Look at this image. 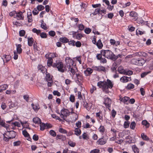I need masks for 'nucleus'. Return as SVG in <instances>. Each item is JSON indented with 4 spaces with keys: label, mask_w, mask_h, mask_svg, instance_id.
Returning a JSON list of instances; mask_svg holds the SVG:
<instances>
[{
    "label": "nucleus",
    "mask_w": 153,
    "mask_h": 153,
    "mask_svg": "<svg viewBox=\"0 0 153 153\" xmlns=\"http://www.w3.org/2000/svg\"><path fill=\"white\" fill-rule=\"evenodd\" d=\"M97 86L99 88H102L103 92L108 93L109 92L108 88H111L113 86V84L110 80L108 79L106 81H100L98 82Z\"/></svg>",
    "instance_id": "nucleus-1"
},
{
    "label": "nucleus",
    "mask_w": 153,
    "mask_h": 153,
    "mask_svg": "<svg viewBox=\"0 0 153 153\" xmlns=\"http://www.w3.org/2000/svg\"><path fill=\"white\" fill-rule=\"evenodd\" d=\"M101 53L102 56L108 59L114 60V59H116L117 57L115 56V55L112 51L109 50H102Z\"/></svg>",
    "instance_id": "nucleus-2"
},
{
    "label": "nucleus",
    "mask_w": 153,
    "mask_h": 153,
    "mask_svg": "<svg viewBox=\"0 0 153 153\" xmlns=\"http://www.w3.org/2000/svg\"><path fill=\"white\" fill-rule=\"evenodd\" d=\"M53 67L56 68L58 71L62 73L65 71V67H64L62 62L56 60L55 62L53 61Z\"/></svg>",
    "instance_id": "nucleus-3"
},
{
    "label": "nucleus",
    "mask_w": 153,
    "mask_h": 153,
    "mask_svg": "<svg viewBox=\"0 0 153 153\" xmlns=\"http://www.w3.org/2000/svg\"><path fill=\"white\" fill-rule=\"evenodd\" d=\"M66 65L67 68H70L73 67V61L69 57H67L65 59Z\"/></svg>",
    "instance_id": "nucleus-4"
},
{
    "label": "nucleus",
    "mask_w": 153,
    "mask_h": 153,
    "mask_svg": "<svg viewBox=\"0 0 153 153\" xmlns=\"http://www.w3.org/2000/svg\"><path fill=\"white\" fill-rule=\"evenodd\" d=\"M61 117L64 119V117L65 116L67 117L70 115V112L67 109L63 108L61 111Z\"/></svg>",
    "instance_id": "nucleus-5"
},
{
    "label": "nucleus",
    "mask_w": 153,
    "mask_h": 153,
    "mask_svg": "<svg viewBox=\"0 0 153 153\" xmlns=\"http://www.w3.org/2000/svg\"><path fill=\"white\" fill-rule=\"evenodd\" d=\"M104 103L107 108H109L111 107V100L108 97L105 98Z\"/></svg>",
    "instance_id": "nucleus-6"
},
{
    "label": "nucleus",
    "mask_w": 153,
    "mask_h": 153,
    "mask_svg": "<svg viewBox=\"0 0 153 153\" xmlns=\"http://www.w3.org/2000/svg\"><path fill=\"white\" fill-rule=\"evenodd\" d=\"M94 70L99 71L105 72V68L102 66H95L94 67Z\"/></svg>",
    "instance_id": "nucleus-7"
},
{
    "label": "nucleus",
    "mask_w": 153,
    "mask_h": 153,
    "mask_svg": "<svg viewBox=\"0 0 153 153\" xmlns=\"http://www.w3.org/2000/svg\"><path fill=\"white\" fill-rule=\"evenodd\" d=\"M16 17L18 18L17 19L19 20H23L24 19V16L23 14V13L21 11L16 13V17L14 18H15Z\"/></svg>",
    "instance_id": "nucleus-8"
},
{
    "label": "nucleus",
    "mask_w": 153,
    "mask_h": 153,
    "mask_svg": "<svg viewBox=\"0 0 153 153\" xmlns=\"http://www.w3.org/2000/svg\"><path fill=\"white\" fill-rule=\"evenodd\" d=\"M106 142V140L105 139L103 138V137L99 139L97 142V143L98 144L100 145H103L105 144Z\"/></svg>",
    "instance_id": "nucleus-9"
},
{
    "label": "nucleus",
    "mask_w": 153,
    "mask_h": 153,
    "mask_svg": "<svg viewBox=\"0 0 153 153\" xmlns=\"http://www.w3.org/2000/svg\"><path fill=\"white\" fill-rule=\"evenodd\" d=\"M93 72V70L92 69L88 68L86 70L84 71V74L86 76L90 75Z\"/></svg>",
    "instance_id": "nucleus-10"
},
{
    "label": "nucleus",
    "mask_w": 153,
    "mask_h": 153,
    "mask_svg": "<svg viewBox=\"0 0 153 153\" xmlns=\"http://www.w3.org/2000/svg\"><path fill=\"white\" fill-rule=\"evenodd\" d=\"M110 42L111 45L116 46L120 44V42L119 41H116L115 40L112 39H111L110 40Z\"/></svg>",
    "instance_id": "nucleus-11"
},
{
    "label": "nucleus",
    "mask_w": 153,
    "mask_h": 153,
    "mask_svg": "<svg viewBox=\"0 0 153 153\" xmlns=\"http://www.w3.org/2000/svg\"><path fill=\"white\" fill-rule=\"evenodd\" d=\"M76 77H77V81L79 83L83 79V77L82 76V75L81 74H77L76 73Z\"/></svg>",
    "instance_id": "nucleus-12"
},
{
    "label": "nucleus",
    "mask_w": 153,
    "mask_h": 153,
    "mask_svg": "<svg viewBox=\"0 0 153 153\" xmlns=\"http://www.w3.org/2000/svg\"><path fill=\"white\" fill-rule=\"evenodd\" d=\"M38 70H40L41 72L43 73H45L46 71L45 68L41 65H38Z\"/></svg>",
    "instance_id": "nucleus-13"
},
{
    "label": "nucleus",
    "mask_w": 153,
    "mask_h": 153,
    "mask_svg": "<svg viewBox=\"0 0 153 153\" xmlns=\"http://www.w3.org/2000/svg\"><path fill=\"white\" fill-rule=\"evenodd\" d=\"M129 98L126 97H125L120 100L125 104L128 105Z\"/></svg>",
    "instance_id": "nucleus-14"
},
{
    "label": "nucleus",
    "mask_w": 153,
    "mask_h": 153,
    "mask_svg": "<svg viewBox=\"0 0 153 153\" xmlns=\"http://www.w3.org/2000/svg\"><path fill=\"white\" fill-rule=\"evenodd\" d=\"M53 59L51 58H49L47 62L48 66L49 67H53Z\"/></svg>",
    "instance_id": "nucleus-15"
},
{
    "label": "nucleus",
    "mask_w": 153,
    "mask_h": 153,
    "mask_svg": "<svg viewBox=\"0 0 153 153\" xmlns=\"http://www.w3.org/2000/svg\"><path fill=\"white\" fill-rule=\"evenodd\" d=\"M129 79H130V77H129L126 76H123L120 78V80L123 83L129 81Z\"/></svg>",
    "instance_id": "nucleus-16"
},
{
    "label": "nucleus",
    "mask_w": 153,
    "mask_h": 153,
    "mask_svg": "<svg viewBox=\"0 0 153 153\" xmlns=\"http://www.w3.org/2000/svg\"><path fill=\"white\" fill-rule=\"evenodd\" d=\"M117 65L118 64L116 62H114L113 63L111 69L112 71L114 72H116V69L117 67Z\"/></svg>",
    "instance_id": "nucleus-17"
},
{
    "label": "nucleus",
    "mask_w": 153,
    "mask_h": 153,
    "mask_svg": "<svg viewBox=\"0 0 153 153\" xmlns=\"http://www.w3.org/2000/svg\"><path fill=\"white\" fill-rule=\"evenodd\" d=\"M16 50L17 53L20 54L22 51V49L21 48L22 45L21 44H16Z\"/></svg>",
    "instance_id": "nucleus-18"
},
{
    "label": "nucleus",
    "mask_w": 153,
    "mask_h": 153,
    "mask_svg": "<svg viewBox=\"0 0 153 153\" xmlns=\"http://www.w3.org/2000/svg\"><path fill=\"white\" fill-rule=\"evenodd\" d=\"M27 17L28 19V22H31L33 21L32 14L31 12H28L27 13Z\"/></svg>",
    "instance_id": "nucleus-19"
},
{
    "label": "nucleus",
    "mask_w": 153,
    "mask_h": 153,
    "mask_svg": "<svg viewBox=\"0 0 153 153\" xmlns=\"http://www.w3.org/2000/svg\"><path fill=\"white\" fill-rule=\"evenodd\" d=\"M28 45L30 46L32 45L33 43L34 39L32 37L30 38L29 37L27 38Z\"/></svg>",
    "instance_id": "nucleus-20"
},
{
    "label": "nucleus",
    "mask_w": 153,
    "mask_h": 153,
    "mask_svg": "<svg viewBox=\"0 0 153 153\" xmlns=\"http://www.w3.org/2000/svg\"><path fill=\"white\" fill-rule=\"evenodd\" d=\"M118 71L121 74H124L126 73V71L123 69V67L120 66L118 67L117 69Z\"/></svg>",
    "instance_id": "nucleus-21"
},
{
    "label": "nucleus",
    "mask_w": 153,
    "mask_h": 153,
    "mask_svg": "<svg viewBox=\"0 0 153 153\" xmlns=\"http://www.w3.org/2000/svg\"><path fill=\"white\" fill-rule=\"evenodd\" d=\"M33 121L34 123L35 124H39L41 122V120L40 119L39 117H36L33 118Z\"/></svg>",
    "instance_id": "nucleus-22"
},
{
    "label": "nucleus",
    "mask_w": 153,
    "mask_h": 153,
    "mask_svg": "<svg viewBox=\"0 0 153 153\" xmlns=\"http://www.w3.org/2000/svg\"><path fill=\"white\" fill-rule=\"evenodd\" d=\"M96 45L98 48L100 49H101L103 46L100 39H99L97 41V42L96 43Z\"/></svg>",
    "instance_id": "nucleus-23"
},
{
    "label": "nucleus",
    "mask_w": 153,
    "mask_h": 153,
    "mask_svg": "<svg viewBox=\"0 0 153 153\" xmlns=\"http://www.w3.org/2000/svg\"><path fill=\"white\" fill-rule=\"evenodd\" d=\"M10 136L9 137V138H13L15 137L16 135V133L13 131H10Z\"/></svg>",
    "instance_id": "nucleus-24"
},
{
    "label": "nucleus",
    "mask_w": 153,
    "mask_h": 153,
    "mask_svg": "<svg viewBox=\"0 0 153 153\" xmlns=\"http://www.w3.org/2000/svg\"><path fill=\"white\" fill-rule=\"evenodd\" d=\"M56 139H61L62 140L64 141L66 139V137L62 135H57L56 137Z\"/></svg>",
    "instance_id": "nucleus-25"
},
{
    "label": "nucleus",
    "mask_w": 153,
    "mask_h": 153,
    "mask_svg": "<svg viewBox=\"0 0 153 153\" xmlns=\"http://www.w3.org/2000/svg\"><path fill=\"white\" fill-rule=\"evenodd\" d=\"M59 40L63 43H66L69 42L68 39L65 37L60 38L59 39Z\"/></svg>",
    "instance_id": "nucleus-26"
},
{
    "label": "nucleus",
    "mask_w": 153,
    "mask_h": 153,
    "mask_svg": "<svg viewBox=\"0 0 153 153\" xmlns=\"http://www.w3.org/2000/svg\"><path fill=\"white\" fill-rule=\"evenodd\" d=\"M146 60L143 59H138V62L137 65L139 66H142L145 62Z\"/></svg>",
    "instance_id": "nucleus-27"
},
{
    "label": "nucleus",
    "mask_w": 153,
    "mask_h": 153,
    "mask_svg": "<svg viewBox=\"0 0 153 153\" xmlns=\"http://www.w3.org/2000/svg\"><path fill=\"white\" fill-rule=\"evenodd\" d=\"M132 148L134 153H139V150L135 145H133Z\"/></svg>",
    "instance_id": "nucleus-28"
},
{
    "label": "nucleus",
    "mask_w": 153,
    "mask_h": 153,
    "mask_svg": "<svg viewBox=\"0 0 153 153\" xmlns=\"http://www.w3.org/2000/svg\"><path fill=\"white\" fill-rule=\"evenodd\" d=\"M141 136L142 138L144 140L148 141L149 140V138L145 134L143 133H142Z\"/></svg>",
    "instance_id": "nucleus-29"
},
{
    "label": "nucleus",
    "mask_w": 153,
    "mask_h": 153,
    "mask_svg": "<svg viewBox=\"0 0 153 153\" xmlns=\"http://www.w3.org/2000/svg\"><path fill=\"white\" fill-rule=\"evenodd\" d=\"M42 23L41 25V27L44 30H46L48 29V27L46 26V25L45 23H44L43 20L42 21Z\"/></svg>",
    "instance_id": "nucleus-30"
},
{
    "label": "nucleus",
    "mask_w": 153,
    "mask_h": 153,
    "mask_svg": "<svg viewBox=\"0 0 153 153\" xmlns=\"http://www.w3.org/2000/svg\"><path fill=\"white\" fill-rule=\"evenodd\" d=\"M99 131L103 134L105 131V128L103 126H101L98 129Z\"/></svg>",
    "instance_id": "nucleus-31"
},
{
    "label": "nucleus",
    "mask_w": 153,
    "mask_h": 153,
    "mask_svg": "<svg viewBox=\"0 0 153 153\" xmlns=\"http://www.w3.org/2000/svg\"><path fill=\"white\" fill-rule=\"evenodd\" d=\"M40 129L41 131L44 130L46 127V124L41 122L40 123Z\"/></svg>",
    "instance_id": "nucleus-32"
},
{
    "label": "nucleus",
    "mask_w": 153,
    "mask_h": 153,
    "mask_svg": "<svg viewBox=\"0 0 153 153\" xmlns=\"http://www.w3.org/2000/svg\"><path fill=\"white\" fill-rule=\"evenodd\" d=\"M75 134L77 136H79L81 134V131L80 129L78 128H76L75 130Z\"/></svg>",
    "instance_id": "nucleus-33"
},
{
    "label": "nucleus",
    "mask_w": 153,
    "mask_h": 153,
    "mask_svg": "<svg viewBox=\"0 0 153 153\" xmlns=\"http://www.w3.org/2000/svg\"><path fill=\"white\" fill-rule=\"evenodd\" d=\"M142 124L145 126L146 128H148L149 126V124L146 120H144L142 122Z\"/></svg>",
    "instance_id": "nucleus-34"
},
{
    "label": "nucleus",
    "mask_w": 153,
    "mask_h": 153,
    "mask_svg": "<svg viewBox=\"0 0 153 153\" xmlns=\"http://www.w3.org/2000/svg\"><path fill=\"white\" fill-rule=\"evenodd\" d=\"M138 59L135 58L132 59L131 60V62L133 64L137 65Z\"/></svg>",
    "instance_id": "nucleus-35"
},
{
    "label": "nucleus",
    "mask_w": 153,
    "mask_h": 153,
    "mask_svg": "<svg viewBox=\"0 0 153 153\" xmlns=\"http://www.w3.org/2000/svg\"><path fill=\"white\" fill-rule=\"evenodd\" d=\"M130 16L132 17H136L138 16V14L136 12L131 11L130 13Z\"/></svg>",
    "instance_id": "nucleus-36"
},
{
    "label": "nucleus",
    "mask_w": 153,
    "mask_h": 153,
    "mask_svg": "<svg viewBox=\"0 0 153 153\" xmlns=\"http://www.w3.org/2000/svg\"><path fill=\"white\" fill-rule=\"evenodd\" d=\"M46 79L47 81L52 80V78L50 74L48 73L46 74Z\"/></svg>",
    "instance_id": "nucleus-37"
},
{
    "label": "nucleus",
    "mask_w": 153,
    "mask_h": 153,
    "mask_svg": "<svg viewBox=\"0 0 153 153\" xmlns=\"http://www.w3.org/2000/svg\"><path fill=\"white\" fill-rule=\"evenodd\" d=\"M82 138L84 140H88L89 139V137L88 135L86 133L84 132L82 135Z\"/></svg>",
    "instance_id": "nucleus-38"
},
{
    "label": "nucleus",
    "mask_w": 153,
    "mask_h": 153,
    "mask_svg": "<svg viewBox=\"0 0 153 153\" xmlns=\"http://www.w3.org/2000/svg\"><path fill=\"white\" fill-rule=\"evenodd\" d=\"M134 85L133 84L129 83L127 86L126 88L128 89H131L134 88Z\"/></svg>",
    "instance_id": "nucleus-39"
},
{
    "label": "nucleus",
    "mask_w": 153,
    "mask_h": 153,
    "mask_svg": "<svg viewBox=\"0 0 153 153\" xmlns=\"http://www.w3.org/2000/svg\"><path fill=\"white\" fill-rule=\"evenodd\" d=\"M3 57L4 58L6 62L9 61L10 60L11 58V56L9 55H4L3 56Z\"/></svg>",
    "instance_id": "nucleus-40"
},
{
    "label": "nucleus",
    "mask_w": 153,
    "mask_h": 153,
    "mask_svg": "<svg viewBox=\"0 0 153 153\" xmlns=\"http://www.w3.org/2000/svg\"><path fill=\"white\" fill-rule=\"evenodd\" d=\"M136 123L134 122V121L132 122L131 123L130 125V128L133 130L134 129L135 126H136Z\"/></svg>",
    "instance_id": "nucleus-41"
},
{
    "label": "nucleus",
    "mask_w": 153,
    "mask_h": 153,
    "mask_svg": "<svg viewBox=\"0 0 153 153\" xmlns=\"http://www.w3.org/2000/svg\"><path fill=\"white\" fill-rule=\"evenodd\" d=\"M83 105L84 107H85L88 111H89L90 109V108H89L88 104L85 101H83Z\"/></svg>",
    "instance_id": "nucleus-42"
},
{
    "label": "nucleus",
    "mask_w": 153,
    "mask_h": 153,
    "mask_svg": "<svg viewBox=\"0 0 153 153\" xmlns=\"http://www.w3.org/2000/svg\"><path fill=\"white\" fill-rule=\"evenodd\" d=\"M101 111H100L96 113V117H99V118L102 120V116L100 115V114H101Z\"/></svg>",
    "instance_id": "nucleus-43"
},
{
    "label": "nucleus",
    "mask_w": 153,
    "mask_h": 153,
    "mask_svg": "<svg viewBox=\"0 0 153 153\" xmlns=\"http://www.w3.org/2000/svg\"><path fill=\"white\" fill-rule=\"evenodd\" d=\"M8 87L7 84H4L0 86V89L3 90H5Z\"/></svg>",
    "instance_id": "nucleus-44"
},
{
    "label": "nucleus",
    "mask_w": 153,
    "mask_h": 153,
    "mask_svg": "<svg viewBox=\"0 0 153 153\" xmlns=\"http://www.w3.org/2000/svg\"><path fill=\"white\" fill-rule=\"evenodd\" d=\"M50 57L49 58H51L52 59L56 57L57 56V54L56 53H50Z\"/></svg>",
    "instance_id": "nucleus-45"
},
{
    "label": "nucleus",
    "mask_w": 153,
    "mask_h": 153,
    "mask_svg": "<svg viewBox=\"0 0 153 153\" xmlns=\"http://www.w3.org/2000/svg\"><path fill=\"white\" fill-rule=\"evenodd\" d=\"M68 144L70 146L72 147H74L76 145V143L75 142H74L71 140L68 141Z\"/></svg>",
    "instance_id": "nucleus-46"
},
{
    "label": "nucleus",
    "mask_w": 153,
    "mask_h": 153,
    "mask_svg": "<svg viewBox=\"0 0 153 153\" xmlns=\"http://www.w3.org/2000/svg\"><path fill=\"white\" fill-rule=\"evenodd\" d=\"M31 106H32L33 109L35 111L38 110L39 108L38 105H34L33 103L31 104Z\"/></svg>",
    "instance_id": "nucleus-47"
},
{
    "label": "nucleus",
    "mask_w": 153,
    "mask_h": 153,
    "mask_svg": "<svg viewBox=\"0 0 153 153\" xmlns=\"http://www.w3.org/2000/svg\"><path fill=\"white\" fill-rule=\"evenodd\" d=\"M12 125H14V126H16L18 127L21 126V125L18 122H13L12 123Z\"/></svg>",
    "instance_id": "nucleus-48"
},
{
    "label": "nucleus",
    "mask_w": 153,
    "mask_h": 153,
    "mask_svg": "<svg viewBox=\"0 0 153 153\" xmlns=\"http://www.w3.org/2000/svg\"><path fill=\"white\" fill-rule=\"evenodd\" d=\"M32 31L33 32L36 33L37 34H38L41 32V30H37L35 28H34L32 29Z\"/></svg>",
    "instance_id": "nucleus-49"
},
{
    "label": "nucleus",
    "mask_w": 153,
    "mask_h": 153,
    "mask_svg": "<svg viewBox=\"0 0 153 153\" xmlns=\"http://www.w3.org/2000/svg\"><path fill=\"white\" fill-rule=\"evenodd\" d=\"M22 134L24 136L26 137H28L29 136V134L25 130H24L22 131Z\"/></svg>",
    "instance_id": "nucleus-50"
},
{
    "label": "nucleus",
    "mask_w": 153,
    "mask_h": 153,
    "mask_svg": "<svg viewBox=\"0 0 153 153\" xmlns=\"http://www.w3.org/2000/svg\"><path fill=\"white\" fill-rule=\"evenodd\" d=\"M91 31V29L89 28H86L84 30L85 33L87 34H89Z\"/></svg>",
    "instance_id": "nucleus-51"
},
{
    "label": "nucleus",
    "mask_w": 153,
    "mask_h": 153,
    "mask_svg": "<svg viewBox=\"0 0 153 153\" xmlns=\"http://www.w3.org/2000/svg\"><path fill=\"white\" fill-rule=\"evenodd\" d=\"M59 131V132L63 134H66L67 133V131L65 130L62 128H60Z\"/></svg>",
    "instance_id": "nucleus-52"
},
{
    "label": "nucleus",
    "mask_w": 153,
    "mask_h": 153,
    "mask_svg": "<svg viewBox=\"0 0 153 153\" xmlns=\"http://www.w3.org/2000/svg\"><path fill=\"white\" fill-rule=\"evenodd\" d=\"M40 36L41 38H45L47 37V35L45 33L42 32L40 33Z\"/></svg>",
    "instance_id": "nucleus-53"
},
{
    "label": "nucleus",
    "mask_w": 153,
    "mask_h": 153,
    "mask_svg": "<svg viewBox=\"0 0 153 153\" xmlns=\"http://www.w3.org/2000/svg\"><path fill=\"white\" fill-rule=\"evenodd\" d=\"M75 98L74 95H71L69 98L70 100L72 102H74L75 101Z\"/></svg>",
    "instance_id": "nucleus-54"
},
{
    "label": "nucleus",
    "mask_w": 153,
    "mask_h": 153,
    "mask_svg": "<svg viewBox=\"0 0 153 153\" xmlns=\"http://www.w3.org/2000/svg\"><path fill=\"white\" fill-rule=\"evenodd\" d=\"M0 125L4 128H7L8 127V126L7 124H5L3 120H1L0 122Z\"/></svg>",
    "instance_id": "nucleus-55"
},
{
    "label": "nucleus",
    "mask_w": 153,
    "mask_h": 153,
    "mask_svg": "<svg viewBox=\"0 0 153 153\" xmlns=\"http://www.w3.org/2000/svg\"><path fill=\"white\" fill-rule=\"evenodd\" d=\"M98 13L100 14V9L98 8L95 9L94 12L92 13L94 15H95Z\"/></svg>",
    "instance_id": "nucleus-56"
},
{
    "label": "nucleus",
    "mask_w": 153,
    "mask_h": 153,
    "mask_svg": "<svg viewBox=\"0 0 153 153\" xmlns=\"http://www.w3.org/2000/svg\"><path fill=\"white\" fill-rule=\"evenodd\" d=\"M21 142L19 140L17 141L14 142L13 143V146H18L20 145L21 144Z\"/></svg>",
    "instance_id": "nucleus-57"
},
{
    "label": "nucleus",
    "mask_w": 153,
    "mask_h": 153,
    "mask_svg": "<svg viewBox=\"0 0 153 153\" xmlns=\"http://www.w3.org/2000/svg\"><path fill=\"white\" fill-rule=\"evenodd\" d=\"M37 10L39 11H41L44 9V7L42 5H39L37 7Z\"/></svg>",
    "instance_id": "nucleus-58"
},
{
    "label": "nucleus",
    "mask_w": 153,
    "mask_h": 153,
    "mask_svg": "<svg viewBox=\"0 0 153 153\" xmlns=\"http://www.w3.org/2000/svg\"><path fill=\"white\" fill-rule=\"evenodd\" d=\"M49 133L53 137H55L56 135V133L53 130H50V131Z\"/></svg>",
    "instance_id": "nucleus-59"
},
{
    "label": "nucleus",
    "mask_w": 153,
    "mask_h": 153,
    "mask_svg": "<svg viewBox=\"0 0 153 153\" xmlns=\"http://www.w3.org/2000/svg\"><path fill=\"white\" fill-rule=\"evenodd\" d=\"M14 53V56L13 58L14 59L16 60L18 58V53H17L16 51H14L13 52Z\"/></svg>",
    "instance_id": "nucleus-60"
},
{
    "label": "nucleus",
    "mask_w": 153,
    "mask_h": 153,
    "mask_svg": "<svg viewBox=\"0 0 153 153\" xmlns=\"http://www.w3.org/2000/svg\"><path fill=\"white\" fill-rule=\"evenodd\" d=\"M100 152V150L98 149H95L91 150L90 153H99Z\"/></svg>",
    "instance_id": "nucleus-61"
},
{
    "label": "nucleus",
    "mask_w": 153,
    "mask_h": 153,
    "mask_svg": "<svg viewBox=\"0 0 153 153\" xmlns=\"http://www.w3.org/2000/svg\"><path fill=\"white\" fill-rule=\"evenodd\" d=\"M25 30H21L19 31V35L21 36H23L25 35Z\"/></svg>",
    "instance_id": "nucleus-62"
},
{
    "label": "nucleus",
    "mask_w": 153,
    "mask_h": 153,
    "mask_svg": "<svg viewBox=\"0 0 153 153\" xmlns=\"http://www.w3.org/2000/svg\"><path fill=\"white\" fill-rule=\"evenodd\" d=\"M53 94L54 95H57L59 96L61 95L60 93L57 91H54L53 92Z\"/></svg>",
    "instance_id": "nucleus-63"
},
{
    "label": "nucleus",
    "mask_w": 153,
    "mask_h": 153,
    "mask_svg": "<svg viewBox=\"0 0 153 153\" xmlns=\"http://www.w3.org/2000/svg\"><path fill=\"white\" fill-rule=\"evenodd\" d=\"M130 123L129 122L127 121L125 122L124 124V127L125 128H128L129 126Z\"/></svg>",
    "instance_id": "nucleus-64"
}]
</instances>
